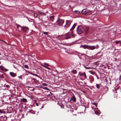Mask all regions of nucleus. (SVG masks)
<instances>
[{
  "mask_svg": "<svg viewBox=\"0 0 121 121\" xmlns=\"http://www.w3.org/2000/svg\"><path fill=\"white\" fill-rule=\"evenodd\" d=\"M88 27L84 28L82 26H78L77 29V33L79 34L83 33L86 35L88 32Z\"/></svg>",
  "mask_w": 121,
  "mask_h": 121,
  "instance_id": "f257e3e1",
  "label": "nucleus"
},
{
  "mask_svg": "<svg viewBox=\"0 0 121 121\" xmlns=\"http://www.w3.org/2000/svg\"><path fill=\"white\" fill-rule=\"evenodd\" d=\"M82 47L85 49H87L89 50H93L95 48V46H89L88 45H84L82 46Z\"/></svg>",
  "mask_w": 121,
  "mask_h": 121,
  "instance_id": "f03ea898",
  "label": "nucleus"
},
{
  "mask_svg": "<svg viewBox=\"0 0 121 121\" xmlns=\"http://www.w3.org/2000/svg\"><path fill=\"white\" fill-rule=\"evenodd\" d=\"M81 12L82 14L86 15H90L91 14V12L88 10H86L85 9L82 10Z\"/></svg>",
  "mask_w": 121,
  "mask_h": 121,
  "instance_id": "7ed1b4c3",
  "label": "nucleus"
},
{
  "mask_svg": "<svg viewBox=\"0 0 121 121\" xmlns=\"http://www.w3.org/2000/svg\"><path fill=\"white\" fill-rule=\"evenodd\" d=\"M76 25V24H74L72 27L71 28L70 30L71 31L70 33H71V35L72 36H73V37H74L75 36V35L73 34V30H74L75 27Z\"/></svg>",
  "mask_w": 121,
  "mask_h": 121,
  "instance_id": "20e7f679",
  "label": "nucleus"
},
{
  "mask_svg": "<svg viewBox=\"0 0 121 121\" xmlns=\"http://www.w3.org/2000/svg\"><path fill=\"white\" fill-rule=\"evenodd\" d=\"M56 22L60 25H62L64 22V21L62 19H58Z\"/></svg>",
  "mask_w": 121,
  "mask_h": 121,
  "instance_id": "39448f33",
  "label": "nucleus"
},
{
  "mask_svg": "<svg viewBox=\"0 0 121 121\" xmlns=\"http://www.w3.org/2000/svg\"><path fill=\"white\" fill-rule=\"evenodd\" d=\"M66 23L65 26V28H67L69 27L71 23V22L69 20H66Z\"/></svg>",
  "mask_w": 121,
  "mask_h": 121,
  "instance_id": "423d86ee",
  "label": "nucleus"
},
{
  "mask_svg": "<svg viewBox=\"0 0 121 121\" xmlns=\"http://www.w3.org/2000/svg\"><path fill=\"white\" fill-rule=\"evenodd\" d=\"M18 26L21 27L22 30L25 32H26L28 30V28L26 27H22L20 25H18Z\"/></svg>",
  "mask_w": 121,
  "mask_h": 121,
  "instance_id": "0eeeda50",
  "label": "nucleus"
},
{
  "mask_svg": "<svg viewBox=\"0 0 121 121\" xmlns=\"http://www.w3.org/2000/svg\"><path fill=\"white\" fill-rule=\"evenodd\" d=\"M65 39H68L71 38L69 33V32L66 34L65 35Z\"/></svg>",
  "mask_w": 121,
  "mask_h": 121,
  "instance_id": "6e6552de",
  "label": "nucleus"
},
{
  "mask_svg": "<svg viewBox=\"0 0 121 121\" xmlns=\"http://www.w3.org/2000/svg\"><path fill=\"white\" fill-rule=\"evenodd\" d=\"M71 100H72L73 102H75L76 101V98L74 95H73L71 98L70 101Z\"/></svg>",
  "mask_w": 121,
  "mask_h": 121,
  "instance_id": "1a4fd4ad",
  "label": "nucleus"
},
{
  "mask_svg": "<svg viewBox=\"0 0 121 121\" xmlns=\"http://www.w3.org/2000/svg\"><path fill=\"white\" fill-rule=\"evenodd\" d=\"M10 75L13 77H15L16 76V73H14L13 72H10Z\"/></svg>",
  "mask_w": 121,
  "mask_h": 121,
  "instance_id": "9d476101",
  "label": "nucleus"
},
{
  "mask_svg": "<svg viewBox=\"0 0 121 121\" xmlns=\"http://www.w3.org/2000/svg\"><path fill=\"white\" fill-rule=\"evenodd\" d=\"M80 76L82 77L84 76L85 78H86V74L85 73V72L81 73L80 74Z\"/></svg>",
  "mask_w": 121,
  "mask_h": 121,
  "instance_id": "9b49d317",
  "label": "nucleus"
},
{
  "mask_svg": "<svg viewBox=\"0 0 121 121\" xmlns=\"http://www.w3.org/2000/svg\"><path fill=\"white\" fill-rule=\"evenodd\" d=\"M89 78L90 81V82H92L94 80V77L93 76H90V77H89Z\"/></svg>",
  "mask_w": 121,
  "mask_h": 121,
  "instance_id": "f8f14e48",
  "label": "nucleus"
},
{
  "mask_svg": "<svg viewBox=\"0 0 121 121\" xmlns=\"http://www.w3.org/2000/svg\"><path fill=\"white\" fill-rule=\"evenodd\" d=\"M27 102V99L26 98H23L21 99V102Z\"/></svg>",
  "mask_w": 121,
  "mask_h": 121,
  "instance_id": "ddd939ff",
  "label": "nucleus"
},
{
  "mask_svg": "<svg viewBox=\"0 0 121 121\" xmlns=\"http://www.w3.org/2000/svg\"><path fill=\"white\" fill-rule=\"evenodd\" d=\"M50 20L52 21L53 22L54 19V16H50Z\"/></svg>",
  "mask_w": 121,
  "mask_h": 121,
  "instance_id": "4468645a",
  "label": "nucleus"
},
{
  "mask_svg": "<svg viewBox=\"0 0 121 121\" xmlns=\"http://www.w3.org/2000/svg\"><path fill=\"white\" fill-rule=\"evenodd\" d=\"M32 79L34 80V81L35 83H38V80H37L36 79L33 78H32Z\"/></svg>",
  "mask_w": 121,
  "mask_h": 121,
  "instance_id": "2eb2a0df",
  "label": "nucleus"
},
{
  "mask_svg": "<svg viewBox=\"0 0 121 121\" xmlns=\"http://www.w3.org/2000/svg\"><path fill=\"white\" fill-rule=\"evenodd\" d=\"M30 73L32 74V75H34V76H35L39 78H40V76H39L38 75H37V74H35V73Z\"/></svg>",
  "mask_w": 121,
  "mask_h": 121,
  "instance_id": "dca6fc26",
  "label": "nucleus"
},
{
  "mask_svg": "<svg viewBox=\"0 0 121 121\" xmlns=\"http://www.w3.org/2000/svg\"><path fill=\"white\" fill-rule=\"evenodd\" d=\"M38 13L40 15H45V13H43L42 12H41L40 11H39Z\"/></svg>",
  "mask_w": 121,
  "mask_h": 121,
  "instance_id": "f3484780",
  "label": "nucleus"
},
{
  "mask_svg": "<svg viewBox=\"0 0 121 121\" xmlns=\"http://www.w3.org/2000/svg\"><path fill=\"white\" fill-rule=\"evenodd\" d=\"M83 66L85 68L87 69H90L92 68L91 67H87L84 65Z\"/></svg>",
  "mask_w": 121,
  "mask_h": 121,
  "instance_id": "a211bd4d",
  "label": "nucleus"
},
{
  "mask_svg": "<svg viewBox=\"0 0 121 121\" xmlns=\"http://www.w3.org/2000/svg\"><path fill=\"white\" fill-rule=\"evenodd\" d=\"M89 72L91 73L93 75L95 74V72L93 71H89Z\"/></svg>",
  "mask_w": 121,
  "mask_h": 121,
  "instance_id": "6ab92c4d",
  "label": "nucleus"
},
{
  "mask_svg": "<svg viewBox=\"0 0 121 121\" xmlns=\"http://www.w3.org/2000/svg\"><path fill=\"white\" fill-rule=\"evenodd\" d=\"M72 72L73 74H76L77 73V71L76 70H73Z\"/></svg>",
  "mask_w": 121,
  "mask_h": 121,
  "instance_id": "aec40b11",
  "label": "nucleus"
},
{
  "mask_svg": "<svg viewBox=\"0 0 121 121\" xmlns=\"http://www.w3.org/2000/svg\"><path fill=\"white\" fill-rule=\"evenodd\" d=\"M0 69L2 71H4V67L3 66L1 65L0 66Z\"/></svg>",
  "mask_w": 121,
  "mask_h": 121,
  "instance_id": "412c9836",
  "label": "nucleus"
},
{
  "mask_svg": "<svg viewBox=\"0 0 121 121\" xmlns=\"http://www.w3.org/2000/svg\"><path fill=\"white\" fill-rule=\"evenodd\" d=\"M96 86L97 87V88L98 89L100 87V86L98 84H96Z\"/></svg>",
  "mask_w": 121,
  "mask_h": 121,
  "instance_id": "4be33fe9",
  "label": "nucleus"
},
{
  "mask_svg": "<svg viewBox=\"0 0 121 121\" xmlns=\"http://www.w3.org/2000/svg\"><path fill=\"white\" fill-rule=\"evenodd\" d=\"M99 112L98 111H96L95 112V113L97 115L99 114Z\"/></svg>",
  "mask_w": 121,
  "mask_h": 121,
  "instance_id": "5701e85b",
  "label": "nucleus"
},
{
  "mask_svg": "<svg viewBox=\"0 0 121 121\" xmlns=\"http://www.w3.org/2000/svg\"><path fill=\"white\" fill-rule=\"evenodd\" d=\"M92 104L94 105H95L96 107H97V104L95 103H92Z\"/></svg>",
  "mask_w": 121,
  "mask_h": 121,
  "instance_id": "b1692460",
  "label": "nucleus"
},
{
  "mask_svg": "<svg viewBox=\"0 0 121 121\" xmlns=\"http://www.w3.org/2000/svg\"><path fill=\"white\" fill-rule=\"evenodd\" d=\"M24 67L26 68H27V69H29V68L27 65H26L24 66Z\"/></svg>",
  "mask_w": 121,
  "mask_h": 121,
  "instance_id": "393cba45",
  "label": "nucleus"
},
{
  "mask_svg": "<svg viewBox=\"0 0 121 121\" xmlns=\"http://www.w3.org/2000/svg\"><path fill=\"white\" fill-rule=\"evenodd\" d=\"M43 32L44 34H45V35H47L48 34V32H45L43 31Z\"/></svg>",
  "mask_w": 121,
  "mask_h": 121,
  "instance_id": "a878e982",
  "label": "nucleus"
},
{
  "mask_svg": "<svg viewBox=\"0 0 121 121\" xmlns=\"http://www.w3.org/2000/svg\"><path fill=\"white\" fill-rule=\"evenodd\" d=\"M120 41H115L116 43V44H117L118 43L120 42Z\"/></svg>",
  "mask_w": 121,
  "mask_h": 121,
  "instance_id": "bb28decb",
  "label": "nucleus"
},
{
  "mask_svg": "<svg viewBox=\"0 0 121 121\" xmlns=\"http://www.w3.org/2000/svg\"><path fill=\"white\" fill-rule=\"evenodd\" d=\"M43 67H45V68H46V69H50V68H48V67H47L46 66H43Z\"/></svg>",
  "mask_w": 121,
  "mask_h": 121,
  "instance_id": "cd10ccee",
  "label": "nucleus"
},
{
  "mask_svg": "<svg viewBox=\"0 0 121 121\" xmlns=\"http://www.w3.org/2000/svg\"><path fill=\"white\" fill-rule=\"evenodd\" d=\"M38 16V15L36 13H35L34 14V16L35 17H36Z\"/></svg>",
  "mask_w": 121,
  "mask_h": 121,
  "instance_id": "c85d7f7f",
  "label": "nucleus"
},
{
  "mask_svg": "<svg viewBox=\"0 0 121 121\" xmlns=\"http://www.w3.org/2000/svg\"><path fill=\"white\" fill-rule=\"evenodd\" d=\"M75 13L78 14H79L80 13V12L77 11H75Z\"/></svg>",
  "mask_w": 121,
  "mask_h": 121,
  "instance_id": "c756f323",
  "label": "nucleus"
},
{
  "mask_svg": "<svg viewBox=\"0 0 121 121\" xmlns=\"http://www.w3.org/2000/svg\"><path fill=\"white\" fill-rule=\"evenodd\" d=\"M18 77L20 79H22V75H21L20 76H18Z\"/></svg>",
  "mask_w": 121,
  "mask_h": 121,
  "instance_id": "7c9ffc66",
  "label": "nucleus"
},
{
  "mask_svg": "<svg viewBox=\"0 0 121 121\" xmlns=\"http://www.w3.org/2000/svg\"><path fill=\"white\" fill-rule=\"evenodd\" d=\"M9 85H7L5 87L7 88H8L9 87Z\"/></svg>",
  "mask_w": 121,
  "mask_h": 121,
  "instance_id": "2f4dec72",
  "label": "nucleus"
},
{
  "mask_svg": "<svg viewBox=\"0 0 121 121\" xmlns=\"http://www.w3.org/2000/svg\"><path fill=\"white\" fill-rule=\"evenodd\" d=\"M0 78H4L3 77V74H2L0 76Z\"/></svg>",
  "mask_w": 121,
  "mask_h": 121,
  "instance_id": "473e14b6",
  "label": "nucleus"
},
{
  "mask_svg": "<svg viewBox=\"0 0 121 121\" xmlns=\"http://www.w3.org/2000/svg\"><path fill=\"white\" fill-rule=\"evenodd\" d=\"M43 85L44 86H47V84L46 83H43Z\"/></svg>",
  "mask_w": 121,
  "mask_h": 121,
  "instance_id": "72a5a7b5",
  "label": "nucleus"
},
{
  "mask_svg": "<svg viewBox=\"0 0 121 121\" xmlns=\"http://www.w3.org/2000/svg\"><path fill=\"white\" fill-rule=\"evenodd\" d=\"M4 70L5 71H7L8 70L7 69H4Z\"/></svg>",
  "mask_w": 121,
  "mask_h": 121,
  "instance_id": "f704fd0d",
  "label": "nucleus"
},
{
  "mask_svg": "<svg viewBox=\"0 0 121 121\" xmlns=\"http://www.w3.org/2000/svg\"><path fill=\"white\" fill-rule=\"evenodd\" d=\"M47 64L46 63H44L43 64L44 65H47Z\"/></svg>",
  "mask_w": 121,
  "mask_h": 121,
  "instance_id": "c9c22d12",
  "label": "nucleus"
},
{
  "mask_svg": "<svg viewBox=\"0 0 121 121\" xmlns=\"http://www.w3.org/2000/svg\"><path fill=\"white\" fill-rule=\"evenodd\" d=\"M3 111H2L1 110H0V112L1 113H3Z\"/></svg>",
  "mask_w": 121,
  "mask_h": 121,
  "instance_id": "e433bc0d",
  "label": "nucleus"
},
{
  "mask_svg": "<svg viewBox=\"0 0 121 121\" xmlns=\"http://www.w3.org/2000/svg\"><path fill=\"white\" fill-rule=\"evenodd\" d=\"M119 78H120L119 79L120 80H121V75L120 76Z\"/></svg>",
  "mask_w": 121,
  "mask_h": 121,
  "instance_id": "4c0bfd02",
  "label": "nucleus"
},
{
  "mask_svg": "<svg viewBox=\"0 0 121 121\" xmlns=\"http://www.w3.org/2000/svg\"><path fill=\"white\" fill-rule=\"evenodd\" d=\"M36 105L37 106H38L39 105V104L38 103H36Z\"/></svg>",
  "mask_w": 121,
  "mask_h": 121,
  "instance_id": "58836bf2",
  "label": "nucleus"
},
{
  "mask_svg": "<svg viewBox=\"0 0 121 121\" xmlns=\"http://www.w3.org/2000/svg\"><path fill=\"white\" fill-rule=\"evenodd\" d=\"M24 70H25L27 72L29 73V71H27L26 70V69H25Z\"/></svg>",
  "mask_w": 121,
  "mask_h": 121,
  "instance_id": "ea45409f",
  "label": "nucleus"
},
{
  "mask_svg": "<svg viewBox=\"0 0 121 121\" xmlns=\"http://www.w3.org/2000/svg\"><path fill=\"white\" fill-rule=\"evenodd\" d=\"M2 41H3L5 43L7 44V43H6V42H5V41H3V40Z\"/></svg>",
  "mask_w": 121,
  "mask_h": 121,
  "instance_id": "a19ab883",
  "label": "nucleus"
},
{
  "mask_svg": "<svg viewBox=\"0 0 121 121\" xmlns=\"http://www.w3.org/2000/svg\"><path fill=\"white\" fill-rule=\"evenodd\" d=\"M46 66H49L50 65H48V64H47Z\"/></svg>",
  "mask_w": 121,
  "mask_h": 121,
  "instance_id": "79ce46f5",
  "label": "nucleus"
},
{
  "mask_svg": "<svg viewBox=\"0 0 121 121\" xmlns=\"http://www.w3.org/2000/svg\"><path fill=\"white\" fill-rule=\"evenodd\" d=\"M42 65V66H43H43H45V65H42H42Z\"/></svg>",
  "mask_w": 121,
  "mask_h": 121,
  "instance_id": "37998d69",
  "label": "nucleus"
},
{
  "mask_svg": "<svg viewBox=\"0 0 121 121\" xmlns=\"http://www.w3.org/2000/svg\"><path fill=\"white\" fill-rule=\"evenodd\" d=\"M120 46H121V43H120Z\"/></svg>",
  "mask_w": 121,
  "mask_h": 121,
  "instance_id": "c03bdc74",
  "label": "nucleus"
},
{
  "mask_svg": "<svg viewBox=\"0 0 121 121\" xmlns=\"http://www.w3.org/2000/svg\"><path fill=\"white\" fill-rule=\"evenodd\" d=\"M1 55V53H0V55Z\"/></svg>",
  "mask_w": 121,
  "mask_h": 121,
  "instance_id": "a18cd8bd",
  "label": "nucleus"
},
{
  "mask_svg": "<svg viewBox=\"0 0 121 121\" xmlns=\"http://www.w3.org/2000/svg\"><path fill=\"white\" fill-rule=\"evenodd\" d=\"M0 40L2 41V40H0Z\"/></svg>",
  "mask_w": 121,
  "mask_h": 121,
  "instance_id": "49530a36",
  "label": "nucleus"
},
{
  "mask_svg": "<svg viewBox=\"0 0 121 121\" xmlns=\"http://www.w3.org/2000/svg\"><path fill=\"white\" fill-rule=\"evenodd\" d=\"M32 46H34V45L33 44V45H32Z\"/></svg>",
  "mask_w": 121,
  "mask_h": 121,
  "instance_id": "de8ad7c7",
  "label": "nucleus"
}]
</instances>
